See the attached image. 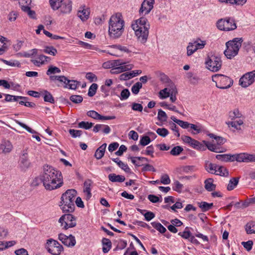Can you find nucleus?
I'll use <instances>...</instances> for the list:
<instances>
[{
  "mask_svg": "<svg viewBox=\"0 0 255 255\" xmlns=\"http://www.w3.org/2000/svg\"><path fill=\"white\" fill-rule=\"evenodd\" d=\"M63 14L69 13L72 10V1L70 0H62L57 6Z\"/></svg>",
  "mask_w": 255,
  "mask_h": 255,
  "instance_id": "16",
  "label": "nucleus"
},
{
  "mask_svg": "<svg viewBox=\"0 0 255 255\" xmlns=\"http://www.w3.org/2000/svg\"><path fill=\"white\" fill-rule=\"evenodd\" d=\"M188 131L192 134H197L202 131L201 126L199 125L191 124Z\"/></svg>",
  "mask_w": 255,
  "mask_h": 255,
  "instance_id": "29",
  "label": "nucleus"
},
{
  "mask_svg": "<svg viewBox=\"0 0 255 255\" xmlns=\"http://www.w3.org/2000/svg\"><path fill=\"white\" fill-rule=\"evenodd\" d=\"M183 187V184L180 183L178 181H175L174 183V186L172 187L173 190L180 193Z\"/></svg>",
  "mask_w": 255,
  "mask_h": 255,
  "instance_id": "64",
  "label": "nucleus"
},
{
  "mask_svg": "<svg viewBox=\"0 0 255 255\" xmlns=\"http://www.w3.org/2000/svg\"><path fill=\"white\" fill-rule=\"evenodd\" d=\"M42 95L44 101L46 102H49L51 104H54L55 102L54 99L51 94L47 90H43L41 91V94Z\"/></svg>",
  "mask_w": 255,
  "mask_h": 255,
  "instance_id": "25",
  "label": "nucleus"
},
{
  "mask_svg": "<svg viewBox=\"0 0 255 255\" xmlns=\"http://www.w3.org/2000/svg\"><path fill=\"white\" fill-rule=\"evenodd\" d=\"M183 150V148L180 146H176L174 147L170 151V154L173 156H177L179 155Z\"/></svg>",
  "mask_w": 255,
  "mask_h": 255,
  "instance_id": "47",
  "label": "nucleus"
},
{
  "mask_svg": "<svg viewBox=\"0 0 255 255\" xmlns=\"http://www.w3.org/2000/svg\"><path fill=\"white\" fill-rule=\"evenodd\" d=\"M177 93V91L176 88H173L169 90V97H170V100L172 102H174L176 100V95Z\"/></svg>",
  "mask_w": 255,
  "mask_h": 255,
  "instance_id": "60",
  "label": "nucleus"
},
{
  "mask_svg": "<svg viewBox=\"0 0 255 255\" xmlns=\"http://www.w3.org/2000/svg\"><path fill=\"white\" fill-rule=\"evenodd\" d=\"M151 142L150 138L149 136H143L140 139L139 143L142 146L148 145Z\"/></svg>",
  "mask_w": 255,
  "mask_h": 255,
  "instance_id": "63",
  "label": "nucleus"
},
{
  "mask_svg": "<svg viewBox=\"0 0 255 255\" xmlns=\"http://www.w3.org/2000/svg\"><path fill=\"white\" fill-rule=\"evenodd\" d=\"M131 25H138L137 28H145V27L147 28H149L150 25L149 23L148 22V21L147 19L145 17H142L140 18L137 19L134 21V23H132Z\"/></svg>",
  "mask_w": 255,
  "mask_h": 255,
  "instance_id": "22",
  "label": "nucleus"
},
{
  "mask_svg": "<svg viewBox=\"0 0 255 255\" xmlns=\"http://www.w3.org/2000/svg\"><path fill=\"white\" fill-rule=\"evenodd\" d=\"M58 239L66 246L68 247H74L76 244L75 237L72 235L67 236L64 234L60 233L58 235Z\"/></svg>",
  "mask_w": 255,
  "mask_h": 255,
  "instance_id": "13",
  "label": "nucleus"
},
{
  "mask_svg": "<svg viewBox=\"0 0 255 255\" xmlns=\"http://www.w3.org/2000/svg\"><path fill=\"white\" fill-rule=\"evenodd\" d=\"M192 43L193 46H194L195 48H197V50L198 49H203L206 44V41L201 40L199 38Z\"/></svg>",
  "mask_w": 255,
  "mask_h": 255,
  "instance_id": "38",
  "label": "nucleus"
},
{
  "mask_svg": "<svg viewBox=\"0 0 255 255\" xmlns=\"http://www.w3.org/2000/svg\"><path fill=\"white\" fill-rule=\"evenodd\" d=\"M213 181L212 178H208L205 180V188L208 191L211 192L216 189V185L213 184Z\"/></svg>",
  "mask_w": 255,
  "mask_h": 255,
  "instance_id": "24",
  "label": "nucleus"
},
{
  "mask_svg": "<svg viewBox=\"0 0 255 255\" xmlns=\"http://www.w3.org/2000/svg\"><path fill=\"white\" fill-rule=\"evenodd\" d=\"M217 28L223 31H231L237 28L235 19L232 17H226L218 20L216 23Z\"/></svg>",
  "mask_w": 255,
  "mask_h": 255,
  "instance_id": "4",
  "label": "nucleus"
},
{
  "mask_svg": "<svg viewBox=\"0 0 255 255\" xmlns=\"http://www.w3.org/2000/svg\"><path fill=\"white\" fill-rule=\"evenodd\" d=\"M239 181V177H234L230 179L227 186L228 191L233 190L238 185Z\"/></svg>",
  "mask_w": 255,
  "mask_h": 255,
  "instance_id": "32",
  "label": "nucleus"
},
{
  "mask_svg": "<svg viewBox=\"0 0 255 255\" xmlns=\"http://www.w3.org/2000/svg\"><path fill=\"white\" fill-rule=\"evenodd\" d=\"M245 230L248 234H255V222L248 223L245 226Z\"/></svg>",
  "mask_w": 255,
  "mask_h": 255,
  "instance_id": "36",
  "label": "nucleus"
},
{
  "mask_svg": "<svg viewBox=\"0 0 255 255\" xmlns=\"http://www.w3.org/2000/svg\"><path fill=\"white\" fill-rule=\"evenodd\" d=\"M12 149V145L8 140H3L0 144V153H9Z\"/></svg>",
  "mask_w": 255,
  "mask_h": 255,
  "instance_id": "21",
  "label": "nucleus"
},
{
  "mask_svg": "<svg viewBox=\"0 0 255 255\" xmlns=\"http://www.w3.org/2000/svg\"><path fill=\"white\" fill-rule=\"evenodd\" d=\"M142 88V83L138 82L135 83L131 87V90L132 93L134 95H137L139 90Z\"/></svg>",
  "mask_w": 255,
  "mask_h": 255,
  "instance_id": "48",
  "label": "nucleus"
},
{
  "mask_svg": "<svg viewBox=\"0 0 255 255\" xmlns=\"http://www.w3.org/2000/svg\"><path fill=\"white\" fill-rule=\"evenodd\" d=\"M108 179L112 182H123L126 179L124 176L117 175L115 173H111L109 174Z\"/></svg>",
  "mask_w": 255,
  "mask_h": 255,
  "instance_id": "23",
  "label": "nucleus"
},
{
  "mask_svg": "<svg viewBox=\"0 0 255 255\" xmlns=\"http://www.w3.org/2000/svg\"><path fill=\"white\" fill-rule=\"evenodd\" d=\"M154 152V147L152 145H149L146 147L145 150H143L141 151V154H145L147 155H150L152 157H154L153 153Z\"/></svg>",
  "mask_w": 255,
  "mask_h": 255,
  "instance_id": "50",
  "label": "nucleus"
},
{
  "mask_svg": "<svg viewBox=\"0 0 255 255\" xmlns=\"http://www.w3.org/2000/svg\"><path fill=\"white\" fill-rule=\"evenodd\" d=\"M229 116L231 120H234L236 118H241L242 114L240 113L239 110L236 109L233 111H230L229 113Z\"/></svg>",
  "mask_w": 255,
  "mask_h": 255,
  "instance_id": "46",
  "label": "nucleus"
},
{
  "mask_svg": "<svg viewBox=\"0 0 255 255\" xmlns=\"http://www.w3.org/2000/svg\"><path fill=\"white\" fill-rule=\"evenodd\" d=\"M181 138L185 143L189 144L192 147L195 149L200 151H205L206 150V147L204 144L189 136L183 135L182 136Z\"/></svg>",
  "mask_w": 255,
  "mask_h": 255,
  "instance_id": "12",
  "label": "nucleus"
},
{
  "mask_svg": "<svg viewBox=\"0 0 255 255\" xmlns=\"http://www.w3.org/2000/svg\"><path fill=\"white\" fill-rule=\"evenodd\" d=\"M251 162H255V156L254 154H250L247 153H240L239 154H231L230 161Z\"/></svg>",
  "mask_w": 255,
  "mask_h": 255,
  "instance_id": "9",
  "label": "nucleus"
},
{
  "mask_svg": "<svg viewBox=\"0 0 255 255\" xmlns=\"http://www.w3.org/2000/svg\"><path fill=\"white\" fill-rule=\"evenodd\" d=\"M77 191L75 189H68L62 195L61 199L67 200L72 202L75 201Z\"/></svg>",
  "mask_w": 255,
  "mask_h": 255,
  "instance_id": "20",
  "label": "nucleus"
},
{
  "mask_svg": "<svg viewBox=\"0 0 255 255\" xmlns=\"http://www.w3.org/2000/svg\"><path fill=\"white\" fill-rule=\"evenodd\" d=\"M133 67V65L132 64H128L112 68L111 70V73L115 74H119L127 71L130 70Z\"/></svg>",
  "mask_w": 255,
  "mask_h": 255,
  "instance_id": "19",
  "label": "nucleus"
},
{
  "mask_svg": "<svg viewBox=\"0 0 255 255\" xmlns=\"http://www.w3.org/2000/svg\"><path fill=\"white\" fill-rule=\"evenodd\" d=\"M221 2L228 3L231 4L243 5L247 0H219Z\"/></svg>",
  "mask_w": 255,
  "mask_h": 255,
  "instance_id": "37",
  "label": "nucleus"
},
{
  "mask_svg": "<svg viewBox=\"0 0 255 255\" xmlns=\"http://www.w3.org/2000/svg\"><path fill=\"white\" fill-rule=\"evenodd\" d=\"M157 118L160 121L165 122L167 119V116L165 112L161 109H159L158 112Z\"/></svg>",
  "mask_w": 255,
  "mask_h": 255,
  "instance_id": "55",
  "label": "nucleus"
},
{
  "mask_svg": "<svg viewBox=\"0 0 255 255\" xmlns=\"http://www.w3.org/2000/svg\"><path fill=\"white\" fill-rule=\"evenodd\" d=\"M59 222L62 229L65 230L76 226V218L70 214L62 215L59 219Z\"/></svg>",
  "mask_w": 255,
  "mask_h": 255,
  "instance_id": "6",
  "label": "nucleus"
},
{
  "mask_svg": "<svg viewBox=\"0 0 255 255\" xmlns=\"http://www.w3.org/2000/svg\"><path fill=\"white\" fill-rule=\"evenodd\" d=\"M61 199L60 206L63 212H73L74 211L75 206L74 202Z\"/></svg>",
  "mask_w": 255,
  "mask_h": 255,
  "instance_id": "17",
  "label": "nucleus"
},
{
  "mask_svg": "<svg viewBox=\"0 0 255 255\" xmlns=\"http://www.w3.org/2000/svg\"><path fill=\"white\" fill-rule=\"evenodd\" d=\"M43 51L48 54L55 56L57 53V49L53 46H45L43 50Z\"/></svg>",
  "mask_w": 255,
  "mask_h": 255,
  "instance_id": "41",
  "label": "nucleus"
},
{
  "mask_svg": "<svg viewBox=\"0 0 255 255\" xmlns=\"http://www.w3.org/2000/svg\"><path fill=\"white\" fill-rule=\"evenodd\" d=\"M39 60L35 59L31 60V62L36 66H40V65L45 64L44 55L40 54L38 56Z\"/></svg>",
  "mask_w": 255,
  "mask_h": 255,
  "instance_id": "40",
  "label": "nucleus"
},
{
  "mask_svg": "<svg viewBox=\"0 0 255 255\" xmlns=\"http://www.w3.org/2000/svg\"><path fill=\"white\" fill-rule=\"evenodd\" d=\"M198 204L202 212L209 211L213 206V203H208L206 202H198Z\"/></svg>",
  "mask_w": 255,
  "mask_h": 255,
  "instance_id": "34",
  "label": "nucleus"
},
{
  "mask_svg": "<svg viewBox=\"0 0 255 255\" xmlns=\"http://www.w3.org/2000/svg\"><path fill=\"white\" fill-rule=\"evenodd\" d=\"M216 158L219 160L224 162H229L230 154H217Z\"/></svg>",
  "mask_w": 255,
  "mask_h": 255,
  "instance_id": "56",
  "label": "nucleus"
},
{
  "mask_svg": "<svg viewBox=\"0 0 255 255\" xmlns=\"http://www.w3.org/2000/svg\"><path fill=\"white\" fill-rule=\"evenodd\" d=\"M97 88H98V85L97 84H96V83L92 84L89 89L88 95L89 97L94 96L96 93Z\"/></svg>",
  "mask_w": 255,
  "mask_h": 255,
  "instance_id": "53",
  "label": "nucleus"
},
{
  "mask_svg": "<svg viewBox=\"0 0 255 255\" xmlns=\"http://www.w3.org/2000/svg\"><path fill=\"white\" fill-rule=\"evenodd\" d=\"M22 10L26 12L28 16L33 19L36 18V13L34 10L30 9V7L28 6H22L21 7Z\"/></svg>",
  "mask_w": 255,
  "mask_h": 255,
  "instance_id": "39",
  "label": "nucleus"
},
{
  "mask_svg": "<svg viewBox=\"0 0 255 255\" xmlns=\"http://www.w3.org/2000/svg\"><path fill=\"white\" fill-rule=\"evenodd\" d=\"M60 72L61 70L59 68L51 65L49 67L48 69L46 71V74L47 75H50L52 74L60 73Z\"/></svg>",
  "mask_w": 255,
  "mask_h": 255,
  "instance_id": "51",
  "label": "nucleus"
},
{
  "mask_svg": "<svg viewBox=\"0 0 255 255\" xmlns=\"http://www.w3.org/2000/svg\"><path fill=\"white\" fill-rule=\"evenodd\" d=\"M31 165L28 158L27 149H25L23 150L22 155L20 158L19 166L22 170H26L28 169Z\"/></svg>",
  "mask_w": 255,
  "mask_h": 255,
  "instance_id": "15",
  "label": "nucleus"
},
{
  "mask_svg": "<svg viewBox=\"0 0 255 255\" xmlns=\"http://www.w3.org/2000/svg\"><path fill=\"white\" fill-rule=\"evenodd\" d=\"M153 228L156 229L160 233L163 234L166 232V229L160 223L153 222L151 223Z\"/></svg>",
  "mask_w": 255,
  "mask_h": 255,
  "instance_id": "43",
  "label": "nucleus"
},
{
  "mask_svg": "<svg viewBox=\"0 0 255 255\" xmlns=\"http://www.w3.org/2000/svg\"><path fill=\"white\" fill-rule=\"evenodd\" d=\"M113 161L116 162L118 166L121 168L123 170H124L127 173H129L130 172V169L129 168L127 164H125L123 162L121 161L119 158H112V159Z\"/></svg>",
  "mask_w": 255,
  "mask_h": 255,
  "instance_id": "27",
  "label": "nucleus"
},
{
  "mask_svg": "<svg viewBox=\"0 0 255 255\" xmlns=\"http://www.w3.org/2000/svg\"><path fill=\"white\" fill-rule=\"evenodd\" d=\"M78 81L75 80H70L68 81L66 85L64 86L65 88H68L69 89L75 90L77 88Z\"/></svg>",
  "mask_w": 255,
  "mask_h": 255,
  "instance_id": "54",
  "label": "nucleus"
},
{
  "mask_svg": "<svg viewBox=\"0 0 255 255\" xmlns=\"http://www.w3.org/2000/svg\"><path fill=\"white\" fill-rule=\"evenodd\" d=\"M196 51H197V48H195L194 46H193L192 42H189L188 45L187 47V54L188 56H191Z\"/></svg>",
  "mask_w": 255,
  "mask_h": 255,
  "instance_id": "61",
  "label": "nucleus"
},
{
  "mask_svg": "<svg viewBox=\"0 0 255 255\" xmlns=\"http://www.w3.org/2000/svg\"><path fill=\"white\" fill-rule=\"evenodd\" d=\"M226 123L229 128L232 127L238 130H240L242 129L241 126L243 124L244 122L242 120H239L236 121L226 122Z\"/></svg>",
  "mask_w": 255,
  "mask_h": 255,
  "instance_id": "26",
  "label": "nucleus"
},
{
  "mask_svg": "<svg viewBox=\"0 0 255 255\" xmlns=\"http://www.w3.org/2000/svg\"><path fill=\"white\" fill-rule=\"evenodd\" d=\"M103 244V252L104 253H107L112 247V243L111 241L107 238H103L102 239Z\"/></svg>",
  "mask_w": 255,
  "mask_h": 255,
  "instance_id": "30",
  "label": "nucleus"
},
{
  "mask_svg": "<svg viewBox=\"0 0 255 255\" xmlns=\"http://www.w3.org/2000/svg\"><path fill=\"white\" fill-rule=\"evenodd\" d=\"M39 180L43 183L46 190L50 191L60 188L63 184L61 173L49 165L43 166V172L38 177L35 178L33 184L38 185Z\"/></svg>",
  "mask_w": 255,
  "mask_h": 255,
  "instance_id": "1",
  "label": "nucleus"
},
{
  "mask_svg": "<svg viewBox=\"0 0 255 255\" xmlns=\"http://www.w3.org/2000/svg\"><path fill=\"white\" fill-rule=\"evenodd\" d=\"M208 135L212 138L215 139L218 145L223 144L226 141V139L221 136L215 135L213 133H209Z\"/></svg>",
  "mask_w": 255,
  "mask_h": 255,
  "instance_id": "45",
  "label": "nucleus"
},
{
  "mask_svg": "<svg viewBox=\"0 0 255 255\" xmlns=\"http://www.w3.org/2000/svg\"><path fill=\"white\" fill-rule=\"evenodd\" d=\"M189 228L186 227L185 230L183 232H179L178 235L180 236L182 238L185 239H189L190 237L191 236V232L188 230Z\"/></svg>",
  "mask_w": 255,
  "mask_h": 255,
  "instance_id": "57",
  "label": "nucleus"
},
{
  "mask_svg": "<svg viewBox=\"0 0 255 255\" xmlns=\"http://www.w3.org/2000/svg\"><path fill=\"white\" fill-rule=\"evenodd\" d=\"M138 25H131L132 29L134 31L135 34L138 40L141 43L146 42L149 34V29L147 28H137Z\"/></svg>",
  "mask_w": 255,
  "mask_h": 255,
  "instance_id": "10",
  "label": "nucleus"
},
{
  "mask_svg": "<svg viewBox=\"0 0 255 255\" xmlns=\"http://www.w3.org/2000/svg\"><path fill=\"white\" fill-rule=\"evenodd\" d=\"M125 21L120 14L112 15L109 20V33L110 37L119 38L124 32Z\"/></svg>",
  "mask_w": 255,
  "mask_h": 255,
  "instance_id": "2",
  "label": "nucleus"
},
{
  "mask_svg": "<svg viewBox=\"0 0 255 255\" xmlns=\"http://www.w3.org/2000/svg\"><path fill=\"white\" fill-rule=\"evenodd\" d=\"M155 0H143L139 10L140 14H148L153 8Z\"/></svg>",
  "mask_w": 255,
  "mask_h": 255,
  "instance_id": "14",
  "label": "nucleus"
},
{
  "mask_svg": "<svg viewBox=\"0 0 255 255\" xmlns=\"http://www.w3.org/2000/svg\"><path fill=\"white\" fill-rule=\"evenodd\" d=\"M83 99V97L80 95H72L70 97V100L75 104L81 103Z\"/></svg>",
  "mask_w": 255,
  "mask_h": 255,
  "instance_id": "59",
  "label": "nucleus"
},
{
  "mask_svg": "<svg viewBox=\"0 0 255 255\" xmlns=\"http://www.w3.org/2000/svg\"><path fill=\"white\" fill-rule=\"evenodd\" d=\"M255 81V70L248 72L240 79V85L244 88H247Z\"/></svg>",
  "mask_w": 255,
  "mask_h": 255,
  "instance_id": "11",
  "label": "nucleus"
},
{
  "mask_svg": "<svg viewBox=\"0 0 255 255\" xmlns=\"http://www.w3.org/2000/svg\"><path fill=\"white\" fill-rule=\"evenodd\" d=\"M128 62H125L122 59L111 60L108 62L109 68H115L120 66L128 64Z\"/></svg>",
  "mask_w": 255,
  "mask_h": 255,
  "instance_id": "28",
  "label": "nucleus"
},
{
  "mask_svg": "<svg viewBox=\"0 0 255 255\" xmlns=\"http://www.w3.org/2000/svg\"><path fill=\"white\" fill-rule=\"evenodd\" d=\"M5 98L4 101L6 102L19 101V99H25L22 96H13L9 94L5 95Z\"/></svg>",
  "mask_w": 255,
  "mask_h": 255,
  "instance_id": "42",
  "label": "nucleus"
},
{
  "mask_svg": "<svg viewBox=\"0 0 255 255\" xmlns=\"http://www.w3.org/2000/svg\"><path fill=\"white\" fill-rule=\"evenodd\" d=\"M93 126V123H89L88 122L82 121L78 124V127L79 128H84L85 129H89L91 128Z\"/></svg>",
  "mask_w": 255,
  "mask_h": 255,
  "instance_id": "52",
  "label": "nucleus"
},
{
  "mask_svg": "<svg viewBox=\"0 0 255 255\" xmlns=\"http://www.w3.org/2000/svg\"><path fill=\"white\" fill-rule=\"evenodd\" d=\"M216 169V174L220 176L227 177L229 175V172L227 169L223 166H219Z\"/></svg>",
  "mask_w": 255,
  "mask_h": 255,
  "instance_id": "44",
  "label": "nucleus"
},
{
  "mask_svg": "<svg viewBox=\"0 0 255 255\" xmlns=\"http://www.w3.org/2000/svg\"><path fill=\"white\" fill-rule=\"evenodd\" d=\"M49 79L51 81H55L57 80L60 82H62L66 85L68 81L69 80L67 77L64 76H50Z\"/></svg>",
  "mask_w": 255,
  "mask_h": 255,
  "instance_id": "35",
  "label": "nucleus"
},
{
  "mask_svg": "<svg viewBox=\"0 0 255 255\" xmlns=\"http://www.w3.org/2000/svg\"><path fill=\"white\" fill-rule=\"evenodd\" d=\"M202 142L204 143V145L206 147V149L208 148L209 150L216 153L221 152L219 150V148L217 147L215 144H212L205 140H203Z\"/></svg>",
  "mask_w": 255,
  "mask_h": 255,
  "instance_id": "33",
  "label": "nucleus"
},
{
  "mask_svg": "<svg viewBox=\"0 0 255 255\" xmlns=\"http://www.w3.org/2000/svg\"><path fill=\"white\" fill-rule=\"evenodd\" d=\"M243 41L242 38H235L226 43V49L224 53L228 59H232L236 56L242 46Z\"/></svg>",
  "mask_w": 255,
  "mask_h": 255,
  "instance_id": "3",
  "label": "nucleus"
},
{
  "mask_svg": "<svg viewBox=\"0 0 255 255\" xmlns=\"http://www.w3.org/2000/svg\"><path fill=\"white\" fill-rule=\"evenodd\" d=\"M217 167V166L211 163H206V170L211 173H216Z\"/></svg>",
  "mask_w": 255,
  "mask_h": 255,
  "instance_id": "49",
  "label": "nucleus"
},
{
  "mask_svg": "<svg viewBox=\"0 0 255 255\" xmlns=\"http://www.w3.org/2000/svg\"><path fill=\"white\" fill-rule=\"evenodd\" d=\"M130 95V92L128 89H124L121 93L120 98L121 100L127 99Z\"/></svg>",
  "mask_w": 255,
  "mask_h": 255,
  "instance_id": "62",
  "label": "nucleus"
},
{
  "mask_svg": "<svg viewBox=\"0 0 255 255\" xmlns=\"http://www.w3.org/2000/svg\"><path fill=\"white\" fill-rule=\"evenodd\" d=\"M92 180L88 179L84 183L83 193L84 194V199L88 201L92 197L91 186Z\"/></svg>",
  "mask_w": 255,
  "mask_h": 255,
  "instance_id": "18",
  "label": "nucleus"
},
{
  "mask_svg": "<svg viewBox=\"0 0 255 255\" xmlns=\"http://www.w3.org/2000/svg\"><path fill=\"white\" fill-rule=\"evenodd\" d=\"M217 80L219 81L218 84L216 83V87L221 89L229 88L233 84V80L230 77L221 74H216L213 77Z\"/></svg>",
  "mask_w": 255,
  "mask_h": 255,
  "instance_id": "8",
  "label": "nucleus"
},
{
  "mask_svg": "<svg viewBox=\"0 0 255 255\" xmlns=\"http://www.w3.org/2000/svg\"><path fill=\"white\" fill-rule=\"evenodd\" d=\"M70 134L74 138L80 137L82 133V131L81 130H76L74 129H70L69 130Z\"/></svg>",
  "mask_w": 255,
  "mask_h": 255,
  "instance_id": "58",
  "label": "nucleus"
},
{
  "mask_svg": "<svg viewBox=\"0 0 255 255\" xmlns=\"http://www.w3.org/2000/svg\"><path fill=\"white\" fill-rule=\"evenodd\" d=\"M90 11L88 9H83L79 10L78 12V16L82 21H85L87 20L89 17Z\"/></svg>",
  "mask_w": 255,
  "mask_h": 255,
  "instance_id": "31",
  "label": "nucleus"
},
{
  "mask_svg": "<svg viewBox=\"0 0 255 255\" xmlns=\"http://www.w3.org/2000/svg\"><path fill=\"white\" fill-rule=\"evenodd\" d=\"M205 63L207 68L214 72L218 71L222 65L221 58L215 55L208 56Z\"/></svg>",
  "mask_w": 255,
  "mask_h": 255,
  "instance_id": "5",
  "label": "nucleus"
},
{
  "mask_svg": "<svg viewBox=\"0 0 255 255\" xmlns=\"http://www.w3.org/2000/svg\"><path fill=\"white\" fill-rule=\"evenodd\" d=\"M46 248L47 251L53 255H59L63 251V248L59 242L52 239L47 240Z\"/></svg>",
  "mask_w": 255,
  "mask_h": 255,
  "instance_id": "7",
  "label": "nucleus"
}]
</instances>
